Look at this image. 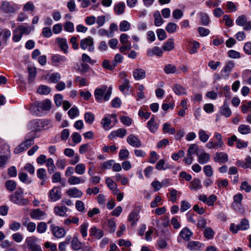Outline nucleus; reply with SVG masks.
<instances>
[{
  "mask_svg": "<svg viewBox=\"0 0 251 251\" xmlns=\"http://www.w3.org/2000/svg\"><path fill=\"white\" fill-rule=\"evenodd\" d=\"M35 138V133L34 132H31L28 133L25 136V141L22 142L16 147L14 151V152L15 154H18L26 151L30 146L34 144V139Z\"/></svg>",
  "mask_w": 251,
  "mask_h": 251,
  "instance_id": "1",
  "label": "nucleus"
},
{
  "mask_svg": "<svg viewBox=\"0 0 251 251\" xmlns=\"http://www.w3.org/2000/svg\"><path fill=\"white\" fill-rule=\"evenodd\" d=\"M24 190L22 188H18V190L10 196V200L15 204L19 205H25L29 202L27 199L23 197Z\"/></svg>",
  "mask_w": 251,
  "mask_h": 251,
  "instance_id": "2",
  "label": "nucleus"
},
{
  "mask_svg": "<svg viewBox=\"0 0 251 251\" xmlns=\"http://www.w3.org/2000/svg\"><path fill=\"white\" fill-rule=\"evenodd\" d=\"M19 9V5L13 2L4 0L0 3V10L6 14L15 13Z\"/></svg>",
  "mask_w": 251,
  "mask_h": 251,
  "instance_id": "3",
  "label": "nucleus"
},
{
  "mask_svg": "<svg viewBox=\"0 0 251 251\" xmlns=\"http://www.w3.org/2000/svg\"><path fill=\"white\" fill-rule=\"evenodd\" d=\"M31 31L30 27H26L24 25H20L13 31L12 40L15 42L20 41L24 34L28 35Z\"/></svg>",
  "mask_w": 251,
  "mask_h": 251,
  "instance_id": "4",
  "label": "nucleus"
},
{
  "mask_svg": "<svg viewBox=\"0 0 251 251\" xmlns=\"http://www.w3.org/2000/svg\"><path fill=\"white\" fill-rule=\"evenodd\" d=\"M250 227L249 221L246 219H242L237 225L231 223L230 226V230L233 233H237L238 230H245L248 229Z\"/></svg>",
  "mask_w": 251,
  "mask_h": 251,
  "instance_id": "5",
  "label": "nucleus"
},
{
  "mask_svg": "<svg viewBox=\"0 0 251 251\" xmlns=\"http://www.w3.org/2000/svg\"><path fill=\"white\" fill-rule=\"evenodd\" d=\"M80 48L84 50L88 49V51L93 52L94 50L93 39L90 36L81 40L80 42Z\"/></svg>",
  "mask_w": 251,
  "mask_h": 251,
  "instance_id": "6",
  "label": "nucleus"
},
{
  "mask_svg": "<svg viewBox=\"0 0 251 251\" xmlns=\"http://www.w3.org/2000/svg\"><path fill=\"white\" fill-rule=\"evenodd\" d=\"M36 238L34 237H28L25 239V243L29 251H43L41 247L36 243Z\"/></svg>",
  "mask_w": 251,
  "mask_h": 251,
  "instance_id": "7",
  "label": "nucleus"
},
{
  "mask_svg": "<svg viewBox=\"0 0 251 251\" xmlns=\"http://www.w3.org/2000/svg\"><path fill=\"white\" fill-rule=\"evenodd\" d=\"M33 122L36 126L37 130H46L52 126L50 121L49 120H36Z\"/></svg>",
  "mask_w": 251,
  "mask_h": 251,
  "instance_id": "8",
  "label": "nucleus"
},
{
  "mask_svg": "<svg viewBox=\"0 0 251 251\" xmlns=\"http://www.w3.org/2000/svg\"><path fill=\"white\" fill-rule=\"evenodd\" d=\"M235 66L234 63L232 61L227 62L221 71V75L225 79H227L229 77L230 73Z\"/></svg>",
  "mask_w": 251,
  "mask_h": 251,
  "instance_id": "9",
  "label": "nucleus"
},
{
  "mask_svg": "<svg viewBox=\"0 0 251 251\" xmlns=\"http://www.w3.org/2000/svg\"><path fill=\"white\" fill-rule=\"evenodd\" d=\"M107 90V86L103 85L100 88H97L94 92V96L96 100L98 102H101L104 100V96Z\"/></svg>",
  "mask_w": 251,
  "mask_h": 251,
  "instance_id": "10",
  "label": "nucleus"
},
{
  "mask_svg": "<svg viewBox=\"0 0 251 251\" xmlns=\"http://www.w3.org/2000/svg\"><path fill=\"white\" fill-rule=\"evenodd\" d=\"M35 105L43 111H49L51 109V102L49 99H46L42 101H35Z\"/></svg>",
  "mask_w": 251,
  "mask_h": 251,
  "instance_id": "11",
  "label": "nucleus"
},
{
  "mask_svg": "<svg viewBox=\"0 0 251 251\" xmlns=\"http://www.w3.org/2000/svg\"><path fill=\"white\" fill-rule=\"evenodd\" d=\"M187 248L192 251L201 250L204 249V245L198 241H190L188 243Z\"/></svg>",
  "mask_w": 251,
  "mask_h": 251,
  "instance_id": "12",
  "label": "nucleus"
},
{
  "mask_svg": "<svg viewBox=\"0 0 251 251\" xmlns=\"http://www.w3.org/2000/svg\"><path fill=\"white\" fill-rule=\"evenodd\" d=\"M213 159L216 162L225 163L228 160V155L224 152H216L213 157Z\"/></svg>",
  "mask_w": 251,
  "mask_h": 251,
  "instance_id": "13",
  "label": "nucleus"
},
{
  "mask_svg": "<svg viewBox=\"0 0 251 251\" xmlns=\"http://www.w3.org/2000/svg\"><path fill=\"white\" fill-rule=\"evenodd\" d=\"M61 192L57 187H54L50 191L49 197L53 201H55L61 198Z\"/></svg>",
  "mask_w": 251,
  "mask_h": 251,
  "instance_id": "14",
  "label": "nucleus"
},
{
  "mask_svg": "<svg viewBox=\"0 0 251 251\" xmlns=\"http://www.w3.org/2000/svg\"><path fill=\"white\" fill-rule=\"evenodd\" d=\"M127 142L131 146L138 148L141 146L140 140L135 135H129L126 139Z\"/></svg>",
  "mask_w": 251,
  "mask_h": 251,
  "instance_id": "15",
  "label": "nucleus"
},
{
  "mask_svg": "<svg viewBox=\"0 0 251 251\" xmlns=\"http://www.w3.org/2000/svg\"><path fill=\"white\" fill-rule=\"evenodd\" d=\"M46 215V213L41 211L39 208L32 209L30 213V216L33 219L40 220Z\"/></svg>",
  "mask_w": 251,
  "mask_h": 251,
  "instance_id": "16",
  "label": "nucleus"
},
{
  "mask_svg": "<svg viewBox=\"0 0 251 251\" xmlns=\"http://www.w3.org/2000/svg\"><path fill=\"white\" fill-rule=\"evenodd\" d=\"M56 42L57 43L60 50L65 54L68 53V46L67 40L65 38H57Z\"/></svg>",
  "mask_w": 251,
  "mask_h": 251,
  "instance_id": "17",
  "label": "nucleus"
},
{
  "mask_svg": "<svg viewBox=\"0 0 251 251\" xmlns=\"http://www.w3.org/2000/svg\"><path fill=\"white\" fill-rule=\"evenodd\" d=\"M103 231L100 229L97 228L96 226H93L90 228V235L94 237L97 239H100L103 236Z\"/></svg>",
  "mask_w": 251,
  "mask_h": 251,
  "instance_id": "18",
  "label": "nucleus"
},
{
  "mask_svg": "<svg viewBox=\"0 0 251 251\" xmlns=\"http://www.w3.org/2000/svg\"><path fill=\"white\" fill-rule=\"evenodd\" d=\"M133 76L137 80L143 79L146 77V72L141 68L135 69L133 72Z\"/></svg>",
  "mask_w": 251,
  "mask_h": 251,
  "instance_id": "19",
  "label": "nucleus"
},
{
  "mask_svg": "<svg viewBox=\"0 0 251 251\" xmlns=\"http://www.w3.org/2000/svg\"><path fill=\"white\" fill-rule=\"evenodd\" d=\"M52 232L53 235L57 238L63 237L65 235V229L58 226L52 228Z\"/></svg>",
  "mask_w": 251,
  "mask_h": 251,
  "instance_id": "20",
  "label": "nucleus"
},
{
  "mask_svg": "<svg viewBox=\"0 0 251 251\" xmlns=\"http://www.w3.org/2000/svg\"><path fill=\"white\" fill-rule=\"evenodd\" d=\"M126 134V130L125 128H119L116 130L113 131L109 135L110 138L118 137L123 138Z\"/></svg>",
  "mask_w": 251,
  "mask_h": 251,
  "instance_id": "21",
  "label": "nucleus"
},
{
  "mask_svg": "<svg viewBox=\"0 0 251 251\" xmlns=\"http://www.w3.org/2000/svg\"><path fill=\"white\" fill-rule=\"evenodd\" d=\"M147 126L150 131L152 133H155L158 128V125L155 122L154 116L147 123Z\"/></svg>",
  "mask_w": 251,
  "mask_h": 251,
  "instance_id": "22",
  "label": "nucleus"
},
{
  "mask_svg": "<svg viewBox=\"0 0 251 251\" xmlns=\"http://www.w3.org/2000/svg\"><path fill=\"white\" fill-rule=\"evenodd\" d=\"M35 10V6L32 1H28L23 6L24 12H29L32 13Z\"/></svg>",
  "mask_w": 251,
  "mask_h": 251,
  "instance_id": "23",
  "label": "nucleus"
},
{
  "mask_svg": "<svg viewBox=\"0 0 251 251\" xmlns=\"http://www.w3.org/2000/svg\"><path fill=\"white\" fill-rule=\"evenodd\" d=\"M179 235L184 240L189 241L193 235V233L188 228L184 227L181 230Z\"/></svg>",
  "mask_w": 251,
  "mask_h": 251,
  "instance_id": "24",
  "label": "nucleus"
},
{
  "mask_svg": "<svg viewBox=\"0 0 251 251\" xmlns=\"http://www.w3.org/2000/svg\"><path fill=\"white\" fill-rule=\"evenodd\" d=\"M219 112L222 115L226 117H229L231 115V111L226 101L224 102L223 105L220 107Z\"/></svg>",
  "mask_w": 251,
  "mask_h": 251,
  "instance_id": "25",
  "label": "nucleus"
},
{
  "mask_svg": "<svg viewBox=\"0 0 251 251\" xmlns=\"http://www.w3.org/2000/svg\"><path fill=\"white\" fill-rule=\"evenodd\" d=\"M197 155L198 157V161L201 164L207 163L210 159L209 154L205 152H202L201 154L197 153Z\"/></svg>",
  "mask_w": 251,
  "mask_h": 251,
  "instance_id": "26",
  "label": "nucleus"
},
{
  "mask_svg": "<svg viewBox=\"0 0 251 251\" xmlns=\"http://www.w3.org/2000/svg\"><path fill=\"white\" fill-rule=\"evenodd\" d=\"M157 56H161L162 55V51L158 47H154L152 49H149L147 50V55L150 57L153 56V55Z\"/></svg>",
  "mask_w": 251,
  "mask_h": 251,
  "instance_id": "27",
  "label": "nucleus"
},
{
  "mask_svg": "<svg viewBox=\"0 0 251 251\" xmlns=\"http://www.w3.org/2000/svg\"><path fill=\"white\" fill-rule=\"evenodd\" d=\"M67 209V207L65 206H56L54 208V212L57 216L64 217Z\"/></svg>",
  "mask_w": 251,
  "mask_h": 251,
  "instance_id": "28",
  "label": "nucleus"
},
{
  "mask_svg": "<svg viewBox=\"0 0 251 251\" xmlns=\"http://www.w3.org/2000/svg\"><path fill=\"white\" fill-rule=\"evenodd\" d=\"M68 182L71 185H76L84 183L85 179L78 176H71L68 178Z\"/></svg>",
  "mask_w": 251,
  "mask_h": 251,
  "instance_id": "29",
  "label": "nucleus"
},
{
  "mask_svg": "<svg viewBox=\"0 0 251 251\" xmlns=\"http://www.w3.org/2000/svg\"><path fill=\"white\" fill-rule=\"evenodd\" d=\"M67 194L69 196L74 197V198H80L82 196L83 193L82 192L78 190L76 188H73L70 189L67 192Z\"/></svg>",
  "mask_w": 251,
  "mask_h": 251,
  "instance_id": "30",
  "label": "nucleus"
},
{
  "mask_svg": "<svg viewBox=\"0 0 251 251\" xmlns=\"http://www.w3.org/2000/svg\"><path fill=\"white\" fill-rule=\"evenodd\" d=\"M170 168V166L166 163L165 160L163 159L159 160L155 165V168L158 170H166Z\"/></svg>",
  "mask_w": 251,
  "mask_h": 251,
  "instance_id": "31",
  "label": "nucleus"
},
{
  "mask_svg": "<svg viewBox=\"0 0 251 251\" xmlns=\"http://www.w3.org/2000/svg\"><path fill=\"white\" fill-rule=\"evenodd\" d=\"M173 90L177 95H186L185 89L179 84H176L173 87Z\"/></svg>",
  "mask_w": 251,
  "mask_h": 251,
  "instance_id": "32",
  "label": "nucleus"
},
{
  "mask_svg": "<svg viewBox=\"0 0 251 251\" xmlns=\"http://www.w3.org/2000/svg\"><path fill=\"white\" fill-rule=\"evenodd\" d=\"M154 18V25L156 26H161L164 23V20L161 18L160 13L159 11L156 10L153 14Z\"/></svg>",
  "mask_w": 251,
  "mask_h": 251,
  "instance_id": "33",
  "label": "nucleus"
},
{
  "mask_svg": "<svg viewBox=\"0 0 251 251\" xmlns=\"http://www.w3.org/2000/svg\"><path fill=\"white\" fill-rule=\"evenodd\" d=\"M163 70L164 72L168 75L177 73L176 67L171 64H168L165 66Z\"/></svg>",
  "mask_w": 251,
  "mask_h": 251,
  "instance_id": "34",
  "label": "nucleus"
},
{
  "mask_svg": "<svg viewBox=\"0 0 251 251\" xmlns=\"http://www.w3.org/2000/svg\"><path fill=\"white\" fill-rule=\"evenodd\" d=\"M174 48V43L173 39L170 38L165 42L163 46L162 49L165 51H170Z\"/></svg>",
  "mask_w": 251,
  "mask_h": 251,
  "instance_id": "35",
  "label": "nucleus"
},
{
  "mask_svg": "<svg viewBox=\"0 0 251 251\" xmlns=\"http://www.w3.org/2000/svg\"><path fill=\"white\" fill-rule=\"evenodd\" d=\"M18 176L20 181L25 184H30L32 181V179L28 177V175L25 173L20 172Z\"/></svg>",
  "mask_w": 251,
  "mask_h": 251,
  "instance_id": "36",
  "label": "nucleus"
},
{
  "mask_svg": "<svg viewBox=\"0 0 251 251\" xmlns=\"http://www.w3.org/2000/svg\"><path fill=\"white\" fill-rule=\"evenodd\" d=\"M52 61L55 63L62 64L67 61V59L64 56H62L59 54H54L52 56Z\"/></svg>",
  "mask_w": 251,
  "mask_h": 251,
  "instance_id": "37",
  "label": "nucleus"
},
{
  "mask_svg": "<svg viewBox=\"0 0 251 251\" xmlns=\"http://www.w3.org/2000/svg\"><path fill=\"white\" fill-rule=\"evenodd\" d=\"M29 110L32 114L37 116H42L44 114L43 112L40 111L39 107L35 105V102L31 105Z\"/></svg>",
  "mask_w": 251,
  "mask_h": 251,
  "instance_id": "38",
  "label": "nucleus"
},
{
  "mask_svg": "<svg viewBox=\"0 0 251 251\" xmlns=\"http://www.w3.org/2000/svg\"><path fill=\"white\" fill-rule=\"evenodd\" d=\"M128 221L131 222V225L133 226L136 224V222L139 219L138 213L135 210L132 211L128 216Z\"/></svg>",
  "mask_w": 251,
  "mask_h": 251,
  "instance_id": "39",
  "label": "nucleus"
},
{
  "mask_svg": "<svg viewBox=\"0 0 251 251\" xmlns=\"http://www.w3.org/2000/svg\"><path fill=\"white\" fill-rule=\"evenodd\" d=\"M125 7L126 5L124 2H119L117 4L115 5L114 7V11L117 15H121L124 12Z\"/></svg>",
  "mask_w": 251,
  "mask_h": 251,
  "instance_id": "40",
  "label": "nucleus"
},
{
  "mask_svg": "<svg viewBox=\"0 0 251 251\" xmlns=\"http://www.w3.org/2000/svg\"><path fill=\"white\" fill-rule=\"evenodd\" d=\"M111 123V120L108 116H105L103 119H102L101 121V124L102 127L106 130H109L111 128L110 127Z\"/></svg>",
  "mask_w": 251,
  "mask_h": 251,
  "instance_id": "41",
  "label": "nucleus"
},
{
  "mask_svg": "<svg viewBox=\"0 0 251 251\" xmlns=\"http://www.w3.org/2000/svg\"><path fill=\"white\" fill-rule=\"evenodd\" d=\"M201 187V181L198 178H194L191 182V186L189 187L190 189L195 190L200 189Z\"/></svg>",
  "mask_w": 251,
  "mask_h": 251,
  "instance_id": "42",
  "label": "nucleus"
},
{
  "mask_svg": "<svg viewBox=\"0 0 251 251\" xmlns=\"http://www.w3.org/2000/svg\"><path fill=\"white\" fill-rule=\"evenodd\" d=\"M72 237L69 236L66 237L65 240L60 242L58 245V249L60 251H65L67 245H69L71 242Z\"/></svg>",
  "mask_w": 251,
  "mask_h": 251,
  "instance_id": "43",
  "label": "nucleus"
},
{
  "mask_svg": "<svg viewBox=\"0 0 251 251\" xmlns=\"http://www.w3.org/2000/svg\"><path fill=\"white\" fill-rule=\"evenodd\" d=\"M61 78V75L58 73H53L49 75V80L50 82L57 83Z\"/></svg>",
  "mask_w": 251,
  "mask_h": 251,
  "instance_id": "44",
  "label": "nucleus"
},
{
  "mask_svg": "<svg viewBox=\"0 0 251 251\" xmlns=\"http://www.w3.org/2000/svg\"><path fill=\"white\" fill-rule=\"evenodd\" d=\"M5 185L7 190L12 192L16 188L17 184L15 181L9 180L6 181Z\"/></svg>",
  "mask_w": 251,
  "mask_h": 251,
  "instance_id": "45",
  "label": "nucleus"
},
{
  "mask_svg": "<svg viewBox=\"0 0 251 251\" xmlns=\"http://www.w3.org/2000/svg\"><path fill=\"white\" fill-rule=\"evenodd\" d=\"M199 136L200 140L203 143L206 142L209 138V136L203 129L199 130Z\"/></svg>",
  "mask_w": 251,
  "mask_h": 251,
  "instance_id": "46",
  "label": "nucleus"
},
{
  "mask_svg": "<svg viewBox=\"0 0 251 251\" xmlns=\"http://www.w3.org/2000/svg\"><path fill=\"white\" fill-rule=\"evenodd\" d=\"M177 25L174 23H169L166 27V31L169 33H173L176 31L178 28Z\"/></svg>",
  "mask_w": 251,
  "mask_h": 251,
  "instance_id": "47",
  "label": "nucleus"
},
{
  "mask_svg": "<svg viewBox=\"0 0 251 251\" xmlns=\"http://www.w3.org/2000/svg\"><path fill=\"white\" fill-rule=\"evenodd\" d=\"M119 26L120 31H126L130 29L131 25L128 22L124 20L120 23Z\"/></svg>",
  "mask_w": 251,
  "mask_h": 251,
  "instance_id": "48",
  "label": "nucleus"
},
{
  "mask_svg": "<svg viewBox=\"0 0 251 251\" xmlns=\"http://www.w3.org/2000/svg\"><path fill=\"white\" fill-rule=\"evenodd\" d=\"M238 131L242 134H247L250 133L251 128L248 125H241L238 127Z\"/></svg>",
  "mask_w": 251,
  "mask_h": 251,
  "instance_id": "49",
  "label": "nucleus"
},
{
  "mask_svg": "<svg viewBox=\"0 0 251 251\" xmlns=\"http://www.w3.org/2000/svg\"><path fill=\"white\" fill-rule=\"evenodd\" d=\"M130 88L129 81L127 79H125L123 84L119 86V89L123 93H125V90L129 91Z\"/></svg>",
  "mask_w": 251,
  "mask_h": 251,
  "instance_id": "50",
  "label": "nucleus"
},
{
  "mask_svg": "<svg viewBox=\"0 0 251 251\" xmlns=\"http://www.w3.org/2000/svg\"><path fill=\"white\" fill-rule=\"evenodd\" d=\"M108 230L111 233L114 232L116 230V222L114 219H109L107 221Z\"/></svg>",
  "mask_w": 251,
  "mask_h": 251,
  "instance_id": "51",
  "label": "nucleus"
},
{
  "mask_svg": "<svg viewBox=\"0 0 251 251\" xmlns=\"http://www.w3.org/2000/svg\"><path fill=\"white\" fill-rule=\"evenodd\" d=\"M95 119L94 115L90 112H86L84 114V120L86 123L89 124L93 123Z\"/></svg>",
  "mask_w": 251,
  "mask_h": 251,
  "instance_id": "52",
  "label": "nucleus"
},
{
  "mask_svg": "<svg viewBox=\"0 0 251 251\" xmlns=\"http://www.w3.org/2000/svg\"><path fill=\"white\" fill-rule=\"evenodd\" d=\"M50 88L46 85L40 86L37 90V92L38 93L42 95H47L50 92Z\"/></svg>",
  "mask_w": 251,
  "mask_h": 251,
  "instance_id": "53",
  "label": "nucleus"
},
{
  "mask_svg": "<svg viewBox=\"0 0 251 251\" xmlns=\"http://www.w3.org/2000/svg\"><path fill=\"white\" fill-rule=\"evenodd\" d=\"M28 81L29 82H32L35 78L36 75V69L35 68H28Z\"/></svg>",
  "mask_w": 251,
  "mask_h": 251,
  "instance_id": "54",
  "label": "nucleus"
},
{
  "mask_svg": "<svg viewBox=\"0 0 251 251\" xmlns=\"http://www.w3.org/2000/svg\"><path fill=\"white\" fill-rule=\"evenodd\" d=\"M72 247L73 250L78 251L81 248V243L76 237H74L72 241Z\"/></svg>",
  "mask_w": 251,
  "mask_h": 251,
  "instance_id": "55",
  "label": "nucleus"
},
{
  "mask_svg": "<svg viewBox=\"0 0 251 251\" xmlns=\"http://www.w3.org/2000/svg\"><path fill=\"white\" fill-rule=\"evenodd\" d=\"M200 15L201 24L205 26L207 25L210 22L208 16L205 13H201Z\"/></svg>",
  "mask_w": 251,
  "mask_h": 251,
  "instance_id": "56",
  "label": "nucleus"
},
{
  "mask_svg": "<svg viewBox=\"0 0 251 251\" xmlns=\"http://www.w3.org/2000/svg\"><path fill=\"white\" fill-rule=\"evenodd\" d=\"M203 234L206 238L211 239L214 236V231L211 227H207L204 230Z\"/></svg>",
  "mask_w": 251,
  "mask_h": 251,
  "instance_id": "57",
  "label": "nucleus"
},
{
  "mask_svg": "<svg viewBox=\"0 0 251 251\" xmlns=\"http://www.w3.org/2000/svg\"><path fill=\"white\" fill-rule=\"evenodd\" d=\"M85 165L81 163L77 164L75 169V172L78 175H83L85 172Z\"/></svg>",
  "mask_w": 251,
  "mask_h": 251,
  "instance_id": "58",
  "label": "nucleus"
},
{
  "mask_svg": "<svg viewBox=\"0 0 251 251\" xmlns=\"http://www.w3.org/2000/svg\"><path fill=\"white\" fill-rule=\"evenodd\" d=\"M37 176L39 178L45 180L47 177V172L45 169L40 168L37 171Z\"/></svg>",
  "mask_w": 251,
  "mask_h": 251,
  "instance_id": "59",
  "label": "nucleus"
},
{
  "mask_svg": "<svg viewBox=\"0 0 251 251\" xmlns=\"http://www.w3.org/2000/svg\"><path fill=\"white\" fill-rule=\"evenodd\" d=\"M88 227V223L86 222L83 223L80 226V231L83 238H85L87 236Z\"/></svg>",
  "mask_w": 251,
  "mask_h": 251,
  "instance_id": "60",
  "label": "nucleus"
},
{
  "mask_svg": "<svg viewBox=\"0 0 251 251\" xmlns=\"http://www.w3.org/2000/svg\"><path fill=\"white\" fill-rule=\"evenodd\" d=\"M106 21V17L104 15L99 16L96 18V23L98 25V28L102 26Z\"/></svg>",
  "mask_w": 251,
  "mask_h": 251,
  "instance_id": "61",
  "label": "nucleus"
},
{
  "mask_svg": "<svg viewBox=\"0 0 251 251\" xmlns=\"http://www.w3.org/2000/svg\"><path fill=\"white\" fill-rule=\"evenodd\" d=\"M163 131L166 133H170L171 134H174L176 132V130L173 127H170V125L168 123H165L163 126Z\"/></svg>",
  "mask_w": 251,
  "mask_h": 251,
  "instance_id": "62",
  "label": "nucleus"
},
{
  "mask_svg": "<svg viewBox=\"0 0 251 251\" xmlns=\"http://www.w3.org/2000/svg\"><path fill=\"white\" fill-rule=\"evenodd\" d=\"M64 28L66 31L69 32H73L75 30L74 24L70 21L65 23Z\"/></svg>",
  "mask_w": 251,
  "mask_h": 251,
  "instance_id": "63",
  "label": "nucleus"
},
{
  "mask_svg": "<svg viewBox=\"0 0 251 251\" xmlns=\"http://www.w3.org/2000/svg\"><path fill=\"white\" fill-rule=\"evenodd\" d=\"M78 113V109L76 107L73 106L68 111V114L71 119H74Z\"/></svg>",
  "mask_w": 251,
  "mask_h": 251,
  "instance_id": "64",
  "label": "nucleus"
}]
</instances>
